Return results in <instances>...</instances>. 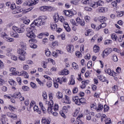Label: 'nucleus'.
<instances>
[{
  "label": "nucleus",
  "instance_id": "f257e3e1",
  "mask_svg": "<svg viewBox=\"0 0 124 124\" xmlns=\"http://www.w3.org/2000/svg\"><path fill=\"white\" fill-rule=\"evenodd\" d=\"M54 105L53 101L48 102V106L47 108V112L48 114H52L54 117H57L58 115V111H59V105L55 104Z\"/></svg>",
  "mask_w": 124,
  "mask_h": 124
},
{
  "label": "nucleus",
  "instance_id": "f03ea898",
  "mask_svg": "<svg viewBox=\"0 0 124 124\" xmlns=\"http://www.w3.org/2000/svg\"><path fill=\"white\" fill-rule=\"evenodd\" d=\"M33 30H34V27H31H31H28L26 29V36H27V37L31 38V39L36 37V36L33 32Z\"/></svg>",
  "mask_w": 124,
  "mask_h": 124
},
{
  "label": "nucleus",
  "instance_id": "7ed1b4c3",
  "mask_svg": "<svg viewBox=\"0 0 124 124\" xmlns=\"http://www.w3.org/2000/svg\"><path fill=\"white\" fill-rule=\"evenodd\" d=\"M17 53L20 55L19 59L20 61H25L26 60V51L24 49H21V48L17 49Z\"/></svg>",
  "mask_w": 124,
  "mask_h": 124
},
{
  "label": "nucleus",
  "instance_id": "20e7f679",
  "mask_svg": "<svg viewBox=\"0 0 124 124\" xmlns=\"http://www.w3.org/2000/svg\"><path fill=\"white\" fill-rule=\"evenodd\" d=\"M42 21V19H40V17H38V19H36L31 24V27L35 28V26H42V24L40 23V22Z\"/></svg>",
  "mask_w": 124,
  "mask_h": 124
},
{
  "label": "nucleus",
  "instance_id": "39448f33",
  "mask_svg": "<svg viewBox=\"0 0 124 124\" xmlns=\"http://www.w3.org/2000/svg\"><path fill=\"white\" fill-rule=\"evenodd\" d=\"M76 21L78 25H80L81 27H85L86 26V22L83 19H81L79 17H77Z\"/></svg>",
  "mask_w": 124,
  "mask_h": 124
},
{
  "label": "nucleus",
  "instance_id": "423d86ee",
  "mask_svg": "<svg viewBox=\"0 0 124 124\" xmlns=\"http://www.w3.org/2000/svg\"><path fill=\"white\" fill-rule=\"evenodd\" d=\"M39 9L41 11H47L48 10H50L49 9H50V10H56V8L51 7L50 6H42L39 8Z\"/></svg>",
  "mask_w": 124,
  "mask_h": 124
},
{
  "label": "nucleus",
  "instance_id": "0eeeda50",
  "mask_svg": "<svg viewBox=\"0 0 124 124\" xmlns=\"http://www.w3.org/2000/svg\"><path fill=\"white\" fill-rule=\"evenodd\" d=\"M63 14H64V15H65V16H67V17H69L70 18H71V17H72L74 15V13H73V12L68 10L63 11Z\"/></svg>",
  "mask_w": 124,
  "mask_h": 124
},
{
  "label": "nucleus",
  "instance_id": "6e6552de",
  "mask_svg": "<svg viewBox=\"0 0 124 124\" xmlns=\"http://www.w3.org/2000/svg\"><path fill=\"white\" fill-rule=\"evenodd\" d=\"M67 52L69 53H73L74 51V46L72 45H68L66 46Z\"/></svg>",
  "mask_w": 124,
  "mask_h": 124
},
{
  "label": "nucleus",
  "instance_id": "1a4fd4ad",
  "mask_svg": "<svg viewBox=\"0 0 124 124\" xmlns=\"http://www.w3.org/2000/svg\"><path fill=\"white\" fill-rule=\"evenodd\" d=\"M73 101L75 102L77 105H81V102L80 99L78 98V97H73L72 98Z\"/></svg>",
  "mask_w": 124,
  "mask_h": 124
},
{
  "label": "nucleus",
  "instance_id": "9d476101",
  "mask_svg": "<svg viewBox=\"0 0 124 124\" xmlns=\"http://www.w3.org/2000/svg\"><path fill=\"white\" fill-rule=\"evenodd\" d=\"M108 11V8L105 7H99L97 9V12H100L101 13H104Z\"/></svg>",
  "mask_w": 124,
  "mask_h": 124
},
{
  "label": "nucleus",
  "instance_id": "9b49d317",
  "mask_svg": "<svg viewBox=\"0 0 124 124\" xmlns=\"http://www.w3.org/2000/svg\"><path fill=\"white\" fill-rule=\"evenodd\" d=\"M105 72H106V73H108V75H110V76H115V74H116L115 72H112V71L109 69H106L105 70Z\"/></svg>",
  "mask_w": 124,
  "mask_h": 124
},
{
  "label": "nucleus",
  "instance_id": "f8f14e48",
  "mask_svg": "<svg viewBox=\"0 0 124 124\" xmlns=\"http://www.w3.org/2000/svg\"><path fill=\"white\" fill-rule=\"evenodd\" d=\"M59 75H68L69 74V71L66 69H64L62 71L59 72Z\"/></svg>",
  "mask_w": 124,
  "mask_h": 124
},
{
  "label": "nucleus",
  "instance_id": "ddd939ff",
  "mask_svg": "<svg viewBox=\"0 0 124 124\" xmlns=\"http://www.w3.org/2000/svg\"><path fill=\"white\" fill-rule=\"evenodd\" d=\"M57 81L58 83H60V84H62L63 82H66V78H65V77H63L62 78H58L57 79Z\"/></svg>",
  "mask_w": 124,
  "mask_h": 124
},
{
  "label": "nucleus",
  "instance_id": "4468645a",
  "mask_svg": "<svg viewBox=\"0 0 124 124\" xmlns=\"http://www.w3.org/2000/svg\"><path fill=\"white\" fill-rule=\"evenodd\" d=\"M5 119H6V115L2 114L0 118V122L2 124H6V121H5Z\"/></svg>",
  "mask_w": 124,
  "mask_h": 124
},
{
  "label": "nucleus",
  "instance_id": "2eb2a0df",
  "mask_svg": "<svg viewBox=\"0 0 124 124\" xmlns=\"http://www.w3.org/2000/svg\"><path fill=\"white\" fill-rule=\"evenodd\" d=\"M98 78L101 81V82H106V78L102 75H97Z\"/></svg>",
  "mask_w": 124,
  "mask_h": 124
},
{
  "label": "nucleus",
  "instance_id": "dca6fc26",
  "mask_svg": "<svg viewBox=\"0 0 124 124\" xmlns=\"http://www.w3.org/2000/svg\"><path fill=\"white\" fill-rule=\"evenodd\" d=\"M19 47L21 50H27V45L23 42H20L19 44Z\"/></svg>",
  "mask_w": 124,
  "mask_h": 124
},
{
  "label": "nucleus",
  "instance_id": "f3484780",
  "mask_svg": "<svg viewBox=\"0 0 124 124\" xmlns=\"http://www.w3.org/2000/svg\"><path fill=\"white\" fill-rule=\"evenodd\" d=\"M103 109V105L98 103V107L96 108V110L97 112H101V111H102Z\"/></svg>",
  "mask_w": 124,
  "mask_h": 124
},
{
  "label": "nucleus",
  "instance_id": "a211bd4d",
  "mask_svg": "<svg viewBox=\"0 0 124 124\" xmlns=\"http://www.w3.org/2000/svg\"><path fill=\"white\" fill-rule=\"evenodd\" d=\"M10 35L12 36V37H15V38H18V37H19V34L15 31H11Z\"/></svg>",
  "mask_w": 124,
  "mask_h": 124
},
{
  "label": "nucleus",
  "instance_id": "6ab92c4d",
  "mask_svg": "<svg viewBox=\"0 0 124 124\" xmlns=\"http://www.w3.org/2000/svg\"><path fill=\"white\" fill-rule=\"evenodd\" d=\"M69 85H75V78H74V76H71Z\"/></svg>",
  "mask_w": 124,
  "mask_h": 124
},
{
  "label": "nucleus",
  "instance_id": "aec40b11",
  "mask_svg": "<svg viewBox=\"0 0 124 124\" xmlns=\"http://www.w3.org/2000/svg\"><path fill=\"white\" fill-rule=\"evenodd\" d=\"M60 18V16H59V14L56 13L53 16V20L55 23H58L59 22V19Z\"/></svg>",
  "mask_w": 124,
  "mask_h": 124
},
{
  "label": "nucleus",
  "instance_id": "412c9836",
  "mask_svg": "<svg viewBox=\"0 0 124 124\" xmlns=\"http://www.w3.org/2000/svg\"><path fill=\"white\" fill-rule=\"evenodd\" d=\"M37 3H38V0H30V6H32V5H35Z\"/></svg>",
  "mask_w": 124,
  "mask_h": 124
},
{
  "label": "nucleus",
  "instance_id": "4be33fe9",
  "mask_svg": "<svg viewBox=\"0 0 124 124\" xmlns=\"http://www.w3.org/2000/svg\"><path fill=\"white\" fill-rule=\"evenodd\" d=\"M81 3L86 5H90L92 3V0H82Z\"/></svg>",
  "mask_w": 124,
  "mask_h": 124
},
{
  "label": "nucleus",
  "instance_id": "5701e85b",
  "mask_svg": "<svg viewBox=\"0 0 124 124\" xmlns=\"http://www.w3.org/2000/svg\"><path fill=\"white\" fill-rule=\"evenodd\" d=\"M106 26H107V24H106V23H103L96 28V30L97 31H99L100 29H103V28H105Z\"/></svg>",
  "mask_w": 124,
  "mask_h": 124
},
{
  "label": "nucleus",
  "instance_id": "b1692460",
  "mask_svg": "<svg viewBox=\"0 0 124 124\" xmlns=\"http://www.w3.org/2000/svg\"><path fill=\"white\" fill-rule=\"evenodd\" d=\"M21 76H24L25 78L29 79V74L25 71H22Z\"/></svg>",
  "mask_w": 124,
  "mask_h": 124
},
{
  "label": "nucleus",
  "instance_id": "393cba45",
  "mask_svg": "<svg viewBox=\"0 0 124 124\" xmlns=\"http://www.w3.org/2000/svg\"><path fill=\"white\" fill-rule=\"evenodd\" d=\"M42 123L43 124H50V122L49 121V120L45 118H43L42 119Z\"/></svg>",
  "mask_w": 124,
  "mask_h": 124
},
{
  "label": "nucleus",
  "instance_id": "a878e982",
  "mask_svg": "<svg viewBox=\"0 0 124 124\" xmlns=\"http://www.w3.org/2000/svg\"><path fill=\"white\" fill-rule=\"evenodd\" d=\"M100 50V48L99 47V46L95 45L93 47V52L94 53H98V52H99V50Z\"/></svg>",
  "mask_w": 124,
  "mask_h": 124
},
{
  "label": "nucleus",
  "instance_id": "bb28decb",
  "mask_svg": "<svg viewBox=\"0 0 124 124\" xmlns=\"http://www.w3.org/2000/svg\"><path fill=\"white\" fill-rule=\"evenodd\" d=\"M21 95L20 93L16 92L13 94V97L15 98H19Z\"/></svg>",
  "mask_w": 124,
  "mask_h": 124
},
{
  "label": "nucleus",
  "instance_id": "cd10ccee",
  "mask_svg": "<svg viewBox=\"0 0 124 124\" xmlns=\"http://www.w3.org/2000/svg\"><path fill=\"white\" fill-rule=\"evenodd\" d=\"M1 37H3V38H4V39H5V40H6V41L9 37H8V35L6 33H5V32H2L1 33Z\"/></svg>",
  "mask_w": 124,
  "mask_h": 124
},
{
  "label": "nucleus",
  "instance_id": "c85d7f7f",
  "mask_svg": "<svg viewBox=\"0 0 124 124\" xmlns=\"http://www.w3.org/2000/svg\"><path fill=\"white\" fill-rule=\"evenodd\" d=\"M86 36H91L93 34V31L91 30H87L85 33Z\"/></svg>",
  "mask_w": 124,
  "mask_h": 124
},
{
  "label": "nucleus",
  "instance_id": "c756f323",
  "mask_svg": "<svg viewBox=\"0 0 124 124\" xmlns=\"http://www.w3.org/2000/svg\"><path fill=\"white\" fill-rule=\"evenodd\" d=\"M79 99L80 100V104H82L83 105H85V104H87V100H86L85 98H81Z\"/></svg>",
  "mask_w": 124,
  "mask_h": 124
},
{
  "label": "nucleus",
  "instance_id": "7c9ffc66",
  "mask_svg": "<svg viewBox=\"0 0 124 124\" xmlns=\"http://www.w3.org/2000/svg\"><path fill=\"white\" fill-rule=\"evenodd\" d=\"M9 83L11 86H14L15 87H16V82L13 79H10L9 81Z\"/></svg>",
  "mask_w": 124,
  "mask_h": 124
},
{
  "label": "nucleus",
  "instance_id": "2f4dec72",
  "mask_svg": "<svg viewBox=\"0 0 124 124\" xmlns=\"http://www.w3.org/2000/svg\"><path fill=\"white\" fill-rule=\"evenodd\" d=\"M56 96L58 99H61L62 98V93L60 92H58L56 94Z\"/></svg>",
  "mask_w": 124,
  "mask_h": 124
},
{
  "label": "nucleus",
  "instance_id": "473e14b6",
  "mask_svg": "<svg viewBox=\"0 0 124 124\" xmlns=\"http://www.w3.org/2000/svg\"><path fill=\"white\" fill-rule=\"evenodd\" d=\"M49 35V33L45 34L44 33H42L39 34V35L38 36V38H42L43 36H48Z\"/></svg>",
  "mask_w": 124,
  "mask_h": 124
},
{
  "label": "nucleus",
  "instance_id": "72a5a7b5",
  "mask_svg": "<svg viewBox=\"0 0 124 124\" xmlns=\"http://www.w3.org/2000/svg\"><path fill=\"white\" fill-rule=\"evenodd\" d=\"M33 110L35 112H37L38 114H41V111L38 110V107L37 106L35 105L33 107Z\"/></svg>",
  "mask_w": 124,
  "mask_h": 124
},
{
  "label": "nucleus",
  "instance_id": "f704fd0d",
  "mask_svg": "<svg viewBox=\"0 0 124 124\" xmlns=\"http://www.w3.org/2000/svg\"><path fill=\"white\" fill-rule=\"evenodd\" d=\"M111 59L115 62H118V57L115 54H114L113 55H112L111 57Z\"/></svg>",
  "mask_w": 124,
  "mask_h": 124
},
{
  "label": "nucleus",
  "instance_id": "c9c22d12",
  "mask_svg": "<svg viewBox=\"0 0 124 124\" xmlns=\"http://www.w3.org/2000/svg\"><path fill=\"white\" fill-rule=\"evenodd\" d=\"M107 20V18L105 16H102L100 17V21L101 22V23L106 22Z\"/></svg>",
  "mask_w": 124,
  "mask_h": 124
},
{
  "label": "nucleus",
  "instance_id": "e433bc0d",
  "mask_svg": "<svg viewBox=\"0 0 124 124\" xmlns=\"http://www.w3.org/2000/svg\"><path fill=\"white\" fill-rule=\"evenodd\" d=\"M72 65L74 68V69H75V70H77L78 68V64L76 63V62H73L72 64Z\"/></svg>",
  "mask_w": 124,
  "mask_h": 124
},
{
  "label": "nucleus",
  "instance_id": "4c0bfd02",
  "mask_svg": "<svg viewBox=\"0 0 124 124\" xmlns=\"http://www.w3.org/2000/svg\"><path fill=\"white\" fill-rule=\"evenodd\" d=\"M97 4L98 5V6H103V5H104V1L102 0H99L97 1Z\"/></svg>",
  "mask_w": 124,
  "mask_h": 124
},
{
  "label": "nucleus",
  "instance_id": "58836bf2",
  "mask_svg": "<svg viewBox=\"0 0 124 124\" xmlns=\"http://www.w3.org/2000/svg\"><path fill=\"white\" fill-rule=\"evenodd\" d=\"M13 14H19L21 13V11L17 9H15L12 12Z\"/></svg>",
  "mask_w": 124,
  "mask_h": 124
},
{
  "label": "nucleus",
  "instance_id": "ea45409f",
  "mask_svg": "<svg viewBox=\"0 0 124 124\" xmlns=\"http://www.w3.org/2000/svg\"><path fill=\"white\" fill-rule=\"evenodd\" d=\"M42 96L44 100H46L47 98V93L45 92H43Z\"/></svg>",
  "mask_w": 124,
  "mask_h": 124
},
{
  "label": "nucleus",
  "instance_id": "a19ab883",
  "mask_svg": "<svg viewBox=\"0 0 124 124\" xmlns=\"http://www.w3.org/2000/svg\"><path fill=\"white\" fill-rule=\"evenodd\" d=\"M84 20L87 22V23L90 22V21H91V17L89 16H86L84 17Z\"/></svg>",
  "mask_w": 124,
  "mask_h": 124
},
{
  "label": "nucleus",
  "instance_id": "79ce46f5",
  "mask_svg": "<svg viewBox=\"0 0 124 124\" xmlns=\"http://www.w3.org/2000/svg\"><path fill=\"white\" fill-rule=\"evenodd\" d=\"M25 31V29H24V28L21 27L20 28H18L17 29V32H18V33H22V32H24Z\"/></svg>",
  "mask_w": 124,
  "mask_h": 124
},
{
  "label": "nucleus",
  "instance_id": "37998d69",
  "mask_svg": "<svg viewBox=\"0 0 124 124\" xmlns=\"http://www.w3.org/2000/svg\"><path fill=\"white\" fill-rule=\"evenodd\" d=\"M22 89L24 92H28V91H29V90H30V87H28L27 86H23L22 87Z\"/></svg>",
  "mask_w": 124,
  "mask_h": 124
},
{
  "label": "nucleus",
  "instance_id": "c03bdc74",
  "mask_svg": "<svg viewBox=\"0 0 124 124\" xmlns=\"http://www.w3.org/2000/svg\"><path fill=\"white\" fill-rule=\"evenodd\" d=\"M90 5L91 6H92L93 8H96V7L98 6L97 2H93V3H91Z\"/></svg>",
  "mask_w": 124,
  "mask_h": 124
},
{
  "label": "nucleus",
  "instance_id": "a18cd8bd",
  "mask_svg": "<svg viewBox=\"0 0 124 124\" xmlns=\"http://www.w3.org/2000/svg\"><path fill=\"white\" fill-rule=\"evenodd\" d=\"M51 28L52 31H55V30L57 28V25L56 23L51 24Z\"/></svg>",
  "mask_w": 124,
  "mask_h": 124
},
{
  "label": "nucleus",
  "instance_id": "49530a36",
  "mask_svg": "<svg viewBox=\"0 0 124 124\" xmlns=\"http://www.w3.org/2000/svg\"><path fill=\"white\" fill-rule=\"evenodd\" d=\"M104 53H105L106 56H108L109 55V53H110V48H108L104 50Z\"/></svg>",
  "mask_w": 124,
  "mask_h": 124
},
{
  "label": "nucleus",
  "instance_id": "de8ad7c7",
  "mask_svg": "<svg viewBox=\"0 0 124 124\" xmlns=\"http://www.w3.org/2000/svg\"><path fill=\"white\" fill-rule=\"evenodd\" d=\"M59 20H60V22H61L63 24H64V23L66 22H65V19H64V17H63V16H61L59 17Z\"/></svg>",
  "mask_w": 124,
  "mask_h": 124
},
{
  "label": "nucleus",
  "instance_id": "09e8293b",
  "mask_svg": "<svg viewBox=\"0 0 124 124\" xmlns=\"http://www.w3.org/2000/svg\"><path fill=\"white\" fill-rule=\"evenodd\" d=\"M111 37H112L113 40H114V41H116V40H117V39H118V36H117V35L116 34H112L111 35Z\"/></svg>",
  "mask_w": 124,
  "mask_h": 124
},
{
  "label": "nucleus",
  "instance_id": "8fccbe9b",
  "mask_svg": "<svg viewBox=\"0 0 124 124\" xmlns=\"http://www.w3.org/2000/svg\"><path fill=\"white\" fill-rule=\"evenodd\" d=\"M16 81L18 83L19 85H22V78L20 77H17Z\"/></svg>",
  "mask_w": 124,
  "mask_h": 124
},
{
  "label": "nucleus",
  "instance_id": "3c124183",
  "mask_svg": "<svg viewBox=\"0 0 124 124\" xmlns=\"http://www.w3.org/2000/svg\"><path fill=\"white\" fill-rule=\"evenodd\" d=\"M105 122L106 124H110L111 123V119L107 118L105 120Z\"/></svg>",
  "mask_w": 124,
  "mask_h": 124
},
{
  "label": "nucleus",
  "instance_id": "603ef678",
  "mask_svg": "<svg viewBox=\"0 0 124 124\" xmlns=\"http://www.w3.org/2000/svg\"><path fill=\"white\" fill-rule=\"evenodd\" d=\"M104 110L105 112H108V111H109V106L105 105L104 106Z\"/></svg>",
  "mask_w": 124,
  "mask_h": 124
},
{
  "label": "nucleus",
  "instance_id": "864d4df0",
  "mask_svg": "<svg viewBox=\"0 0 124 124\" xmlns=\"http://www.w3.org/2000/svg\"><path fill=\"white\" fill-rule=\"evenodd\" d=\"M70 22L71 24H72V25H74V26H78V24H77V23H76V21H75V20L73 19H71L70 20Z\"/></svg>",
  "mask_w": 124,
  "mask_h": 124
},
{
  "label": "nucleus",
  "instance_id": "5fc2aeb1",
  "mask_svg": "<svg viewBox=\"0 0 124 124\" xmlns=\"http://www.w3.org/2000/svg\"><path fill=\"white\" fill-rule=\"evenodd\" d=\"M51 54V52H50V50L49 49H46L45 51V54L47 57H49L50 55Z\"/></svg>",
  "mask_w": 124,
  "mask_h": 124
},
{
  "label": "nucleus",
  "instance_id": "6e6d98bb",
  "mask_svg": "<svg viewBox=\"0 0 124 124\" xmlns=\"http://www.w3.org/2000/svg\"><path fill=\"white\" fill-rule=\"evenodd\" d=\"M11 52H12V49H8L7 50L6 53L7 56H8V57H10L11 56Z\"/></svg>",
  "mask_w": 124,
  "mask_h": 124
},
{
  "label": "nucleus",
  "instance_id": "4d7b16f0",
  "mask_svg": "<svg viewBox=\"0 0 124 124\" xmlns=\"http://www.w3.org/2000/svg\"><path fill=\"white\" fill-rule=\"evenodd\" d=\"M76 56H77V57L78 58H81L82 57V54H81V52L79 51H77L76 52Z\"/></svg>",
  "mask_w": 124,
  "mask_h": 124
},
{
  "label": "nucleus",
  "instance_id": "13d9d810",
  "mask_svg": "<svg viewBox=\"0 0 124 124\" xmlns=\"http://www.w3.org/2000/svg\"><path fill=\"white\" fill-rule=\"evenodd\" d=\"M58 83L59 82L57 81V79L54 82V86L56 89H58V88H59V84H58Z\"/></svg>",
  "mask_w": 124,
  "mask_h": 124
},
{
  "label": "nucleus",
  "instance_id": "bf43d9fd",
  "mask_svg": "<svg viewBox=\"0 0 124 124\" xmlns=\"http://www.w3.org/2000/svg\"><path fill=\"white\" fill-rule=\"evenodd\" d=\"M30 85H31V88H32L33 89H36L37 86H36V84H35V83H34L33 82H31Z\"/></svg>",
  "mask_w": 124,
  "mask_h": 124
},
{
  "label": "nucleus",
  "instance_id": "052dcab7",
  "mask_svg": "<svg viewBox=\"0 0 124 124\" xmlns=\"http://www.w3.org/2000/svg\"><path fill=\"white\" fill-rule=\"evenodd\" d=\"M107 118V117L106 116V115L105 114H103L101 117V121L102 122H103V121H105V119H107L106 118Z\"/></svg>",
  "mask_w": 124,
  "mask_h": 124
},
{
  "label": "nucleus",
  "instance_id": "680f3d73",
  "mask_svg": "<svg viewBox=\"0 0 124 124\" xmlns=\"http://www.w3.org/2000/svg\"><path fill=\"white\" fill-rule=\"evenodd\" d=\"M92 65H93V62L92 61L88 62L87 63L88 68H91V67H92Z\"/></svg>",
  "mask_w": 124,
  "mask_h": 124
},
{
  "label": "nucleus",
  "instance_id": "e2e57ef3",
  "mask_svg": "<svg viewBox=\"0 0 124 124\" xmlns=\"http://www.w3.org/2000/svg\"><path fill=\"white\" fill-rule=\"evenodd\" d=\"M30 22H31V20L29 19H25L23 21V23L24 24H25V25H29Z\"/></svg>",
  "mask_w": 124,
  "mask_h": 124
},
{
  "label": "nucleus",
  "instance_id": "0e129e2a",
  "mask_svg": "<svg viewBox=\"0 0 124 124\" xmlns=\"http://www.w3.org/2000/svg\"><path fill=\"white\" fill-rule=\"evenodd\" d=\"M82 84H83L84 85H88V84H89L90 81L89 80H84L82 81Z\"/></svg>",
  "mask_w": 124,
  "mask_h": 124
},
{
  "label": "nucleus",
  "instance_id": "69168bd1",
  "mask_svg": "<svg viewBox=\"0 0 124 124\" xmlns=\"http://www.w3.org/2000/svg\"><path fill=\"white\" fill-rule=\"evenodd\" d=\"M29 68H30V66H29V65L24 64L23 65V69L24 70H29Z\"/></svg>",
  "mask_w": 124,
  "mask_h": 124
},
{
  "label": "nucleus",
  "instance_id": "338daca9",
  "mask_svg": "<svg viewBox=\"0 0 124 124\" xmlns=\"http://www.w3.org/2000/svg\"><path fill=\"white\" fill-rule=\"evenodd\" d=\"M78 93V88L77 87H74L73 89V93Z\"/></svg>",
  "mask_w": 124,
  "mask_h": 124
},
{
  "label": "nucleus",
  "instance_id": "774afa93",
  "mask_svg": "<svg viewBox=\"0 0 124 124\" xmlns=\"http://www.w3.org/2000/svg\"><path fill=\"white\" fill-rule=\"evenodd\" d=\"M46 86L48 88H51V87H52V82L50 81H47L46 83Z\"/></svg>",
  "mask_w": 124,
  "mask_h": 124
}]
</instances>
